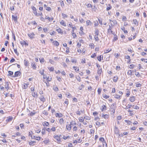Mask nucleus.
Listing matches in <instances>:
<instances>
[{
  "label": "nucleus",
  "mask_w": 147,
  "mask_h": 147,
  "mask_svg": "<svg viewBox=\"0 0 147 147\" xmlns=\"http://www.w3.org/2000/svg\"><path fill=\"white\" fill-rule=\"evenodd\" d=\"M48 68L50 71H53L54 70V68L53 67H49Z\"/></svg>",
  "instance_id": "7c9ffc66"
},
{
  "label": "nucleus",
  "mask_w": 147,
  "mask_h": 147,
  "mask_svg": "<svg viewBox=\"0 0 147 147\" xmlns=\"http://www.w3.org/2000/svg\"><path fill=\"white\" fill-rule=\"evenodd\" d=\"M35 114V113L34 112H31L30 113V115L31 116H33Z\"/></svg>",
  "instance_id": "09e8293b"
},
{
  "label": "nucleus",
  "mask_w": 147,
  "mask_h": 147,
  "mask_svg": "<svg viewBox=\"0 0 147 147\" xmlns=\"http://www.w3.org/2000/svg\"><path fill=\"white\" fill-rule=\"evenodd\" d=\"M84 119L88 120H90V118L89 117L87 116H84Z\"/></svg>",
  "instance_id": "c9c22d12"
},
{
  "label": "nucleus",
  "mask_w": 147,
  "mask_h": 147,
  "mask_svg": "<svg viewBox=\"0 0 147 147\" xmlns=\"http://www.w3.org/2000/svg\"><path fill=\"white\" fill-rule=\"evenodd\" d=\"M51 130L53 131H55L56 130V128L55 127H53L51 129Z\"/></svg>",
  "instance_id": "338daca9"
},
{
  "label": "nucleus",
  "mask_w": 147,
  "mask_h": 147,
  "mask_svg": "<svg viewBox=\"0 0 147 147\" xmlns=\"http://www.w3.org/2000/svg\"><path fill=\"white\" fill-rule=\"evenodd\" d=\"M54 138L56 139L57 142H61L60 139L59 137L57 135L54 136Z\"/></svg>",
  "instance_id": "20e7f679"
},
{
  "label": "nucleus",
  "mask_w": 147,
  "mask_h": 147,
  "mask_svg": "<svg viewBox=\"0 0 147 147\" xmlns=\"http://www.w3.org/2000/svg\"><path fill=\"white\" fill-rule=\"evenodd\" d=\"M55 115L56 117H61L63 116L62 114L61 113H57Z\"/></svg>",
  "instance_id": "dca6fc26"
},
{
  "label": "nucleus",
  "mask_w": 147,
  "mask_h": 147,
  "mask_svg": "<svg viewBox=\"0 0 147 147\" xmlns=\"http://www.w3.org/2000/svg\"><path fill=\"white\" fill-rule=\"evenodd\" d=\"M31 65L33 69H36V66L34 62H32L31 63Z\"/></svg>",
  "instance_id": "2eb2a0df"
},
{
  "label": "nucleus",
  "mask_w": 147,
  "mask_h": 147,
  "mask_svg": "<svg viewBox=\"0 0 147 147\" xmlns=\"http://www.w3.org/2000/svg\"><path fill=\"white\" fill-rule=\"evenodd\" d=\"M31 8L33 10V12L34 13L35 15L36 13H37V12L36 11V9L35 7L34 6H32L31 7Z\"/></svg>",
  "instance_id": "7ed1b4c3"
},
{
  "label": "nucleus",
  "mask_w": 147,
  "mask_h": 147,
  "mask_svg": "<svg viewBox=\"0 0 147 147\" xmlns=\"http://www.w3.org/2000/svg\"><path fill=\"white\" fill-rule=\"evenodd\" d=\"M14 52L17 55H19V53L17 52V50L16 49H14Z\"/></svg>",
  "instance_id": "5fc2aeb1"
},
{
  "label": "nucleus",
  "mask_w": 147,
  "mask_h": 147,
  "mask_svg": "<svg viewBox=\"0 0 147 147\" xmlns=\"http://www.w3.org/2000/svg\"><path fill=\"white\" fill-rule=\"evenodd\" d=\"M135 99V98L134 96H132L129 99V100L130 101L132 102H134Z\"/></svg>",
  "instance_id": "6e6552de"
},
{
  "label": "nucleus",
  "mask_w": 147,
  "mask_h": 147,
  "mask_svg": "<svg viewBox=\"0 0 147 147\" xmlns=\"http://www.w3.org/2000/svg\"><path fill=\"white\" fill-rule=\"evenodd\" d=\"M56 30L59 33H61L62 34L63 33V32L60 28L57 29Z\"/></svg>",
  "instance_id": "a211bd4d"
},
{
  "label": "nucleus",
  "mask_w": 147,
  "mask_h": 147,
  "mask_svg": "<svg viewBox=\"0 0 147 147\" xmlns=\"http://www.w3.org/2000/svg\"><path fill=\"white\" fill-rule=\"evenodd\" d=\"M53 43L54 45H55L56 46H58L59 45V42H58L55 41H53Z\"/></svg>",
  "instance_id": "6ab92c4d"
},
{
  "label": "nucleus",
  "mask_w": 147,
  "mask_h": 147,
  "mask_svg": "<svg viewBox=\"0 0 147 147\" xmlns=\"http://www.w3.org/2000/svg\"><path fill=\"white\" fill-rule=\"evenodd\" d=\"M12 37H13V40L14 41H16V37H15V34H14V33L13 32H12Z\"/></svg>",
  "instance_id": "c03bdc74"
},
{
  "label": "nucleus",
  "mask_w": 147,
  "mask_h": 147,
  "mask_svg": "<svg viewBox=\"0 0 147 147\" xmlns=\"http://www.w3.org/2000/svg\"><path fill=\"white\" fill-rule=\"evenodd\" d=\"M62 15L63 18H65L67 17V15L63 13H62Z\"/></svg>",
  "instance_id": "f704fd0d"
},
{
  "label": "nucleus",
  "mask_w": 147,
  "mask_h": 147,
  "mask_svg": "<svg viewBox=\"0 0 147 147\" xmlns=\"http://www.w3.org/2000/svg\"><path fill=\"white\" fill-rule=\"evenodd\" d=\"M114 132L116 134H118L119 133V130L116 126H115V127Z\"/></svg>",
  "instance_id": "1a4fd4ad"
},
{
  "label": "nucleus",
  "mask_w": 147,
  "mask_h": 147,
  "mask_svg": "<svg viewBox=\"0 0 147 147\" xmlns=\"http://www.w3.org/2000/svg\"><path fill=\"white\" fill-rule=\"evenodd\" d=\"M102 96L105 98L107 99L109 97V96H107L105 94H103Z\"/></svg>",
  "instance_id": "4c0bfd02"
},
{
  "label": "nucleus",
  "mask_w": 147,
  "mask_h": 147,
  "mask_svg": "<svg viewBox=\"0 0 147 147\" xmlns=\"http://www.w3.org/2000/svg\"><path fill=\"white\" fill-rule=\"evenodd\" d=\"M121 96L116 94L115 95L114 97L115 98H117L118 99H120Z\"/></svg>",
  "instance_id": "cd10ccee"
},
{
  "label": "nucleus",
  "mask_w": 147,
  "mask_h": 147,
  "mask_svg": "<svg viewBox=\"0 0 147 147\" xmlns=\"http://www.w3.org/2000/svg\"><path fill=\"white\" fill-rule=\"evenodd\" d=\"M43 125L44 126H48L49 124V123L47 122H45L44 123H43Z\"/></svg>",
  "instance_id": "473e14b6"
},
{
  "label": "nucleus",
  "mask_w": 147,
  "mask_h": 147,
  "mask_svg": "<svg viewBox=\"0 0 147 147\" xmlns=\"http://www.w3.org/2000/svg\"><path fill=\"white\" fill-rule=\"evenodd\" d=\"M121 118V117L120 116H118L117 117V120H120Z\"/></svg>",
  "instance_id": "bf43d9fd"
},
{
  "label": "nucleus",
  "mask_w": 147,
  "mask_h": 147,
  "mask_svg": "<svg viewBox=\"0 0 147 147\" xmlns=\"http://www.w3.org/2000/svg\"><path fill=\"white\" fill-rule=\"evenodd\" d=\"M132 71L131 70H129L127 72V74L129 75H131L132 74Z\"/></svg>",
  "instance_id": "a19ab883"
},
{
  "label": "nucleus",
  "mask_w": 147,
  "mask_h": 147,
  "mask_svg": "<svg viewBox=\"0 0 147 147\" xmlns=\"http://www.w3.org/2000/svg\"><path fill=\"white\" fill-rule=\"evenodd\" d=\"M113 81L115 82H117L118 80V77L117 76H114L113 78Z\"/></svg>",
  "instance_id": "4be33fe9"
},
{
  "label": "nucleus",
  "mask_w": 147,
  "mask_h": 147,
  "mask_svg": "<svg viewBox=\"0 0 147 147\" xmlns=\"http://www.w3.org/2000/svg\"><path fill=\"white\" fill-rule=\"evenodd\" d=\"M24 65L27 66V64L28 63V61L27 60H24Z\"/></svg>",
  "instance_id": "58836bf2"
},
{
  "label": "nucleus",
  "mask_w": 147,
  "mask_h": 147,
  "mask_svg": "<svg viewBox=\"0 0 147 147\" xmlns=\"http://www.w3.org/2000/svg\"><path fill=\"white\" fill-rule=\"evenodd\" d=\"M111 51V49H109L108 50H107L106 51H105V53H107L109 52L110 51Z\"/></svg>",
  "instance_id": "de8ad7c7"
},
{
  "label": "nucleus",
  "mask_w": 147,
  "mask_h": 147,
  "mask_svg": "<svg viewBox=\"0 0 147 147\" xmlns=\"http://www.w3.org/2000/svg\"><path fill=\"white\" fill-rule=\"evenodd\" d=\"M68 147H72L73 145L71 143H69L68 144Z\"/></svg>",
  "instance_id": "13d9d810"
},
{
  "label": "nucleus",
  "mask_w": 147,
  "mask_h": 147,
  "mask_svg": "<svg viewBox=\"0 0 147 147\" xmlns=\"http://www.w3.org/2000/svg\"><path fill=\"white\" fill-rule=\"evenodd\" d=\"M129 67L131 69H133L134 68V65L131 64L129 66Z\"/></svg>",
  "instance_id": "774afa93"
},
{
  "label": "nucleus",
  "mask_w": 147,
  "mask_h": 147,
  "mask_svg": "<svg viewBox=\"0 0 147 147\" xmlns=\"http://www.w3.org/2000/svg\"><path fill=\"white\" fill-rule=\"evenodd\" d=\"M32 96L33 97H35L37 96V93L35 92H34L32 93Z\"/></svg>",
  "instance_id": "ea45409f"
},
{
  "label": "nucleus",
  "mask_w": 147,
  "mask_h": 147,
  "mask_svg": "<svg viewBox=\"0 0 147 147\" xmlns=\"http://www.w3.org/2000/svg\"><path fill=\"white\" fill-rule=\"evenodd\" d=\"M126 19H127L126 18L125 16H123V17L122 18V20H126Z\"/></svg>",
  "instance_id": "680f3d73"
},
{
  "label": "nucleus",
  "mask_w": 147,
  "mask_h": 147,
  "mask_svg": "<svg viewBox=\"0 0 147 147\" xmlns=\"http://www.w3.org/2000/svg\"><path fill=\"white\" fill-rule=\"evenodd\" d=\"M108 115H104L103 117L105 119H108Z\"/></svg>",
  "instance_id": "e2e57ef3"
},
{
  "label": "nucleus",
  "mask_w": 147,
  "mask_h": 147,
  "mask_svg": "<svg viewBox=\"0 0 147 147\" xmlns=\"http://www.w3.org/2000/svg\"><path fill=\"white\" fill-rule=\"evenodd\" d=\"M77 130V128L76 126H74L73 128V131H76Z\"/></svg>",
  "instance_id": "69168bd1"
},
{
  "label": "nucleus",
  "mask_w": 147,
  "mask_h": 147,
  "mask_svg": "<svg viewBox=\"0 0 147 147\" xmlns=\"http://www.w3.org/2000/svg\"><path fill=\"white\" fill-rule=\"evenodd\" d=\"M95 35L94 36V38L95 40L96 41H98L99 39L98 37L99 35V31L98 29H95Z\"/></svg>",
  "instance_id": "f257e3e1"
},
{
  "label": "nucleus",
  "mask_w": 147,
  "mask_h": 147,
  "mask_svg": "<svg viewBox=\"0 0 147 147\" xmlns=\"http://www.w3.org/2000/svg\"><path fill=\"white\" fill-rule=\"evenodd\" d=\"M69 137V136H63V138L64 140L67 139Z\"/></svg>",
  "instance_id": "0e129e2a"
},
{
  "label": "nucleus",
  "mask_w": 147,
  "mask_h": 147,
  "mask_svg": "<svg viewBox=\"0 0 147 147\" xmlns=\"http://www.w3.org/2000/svg\"><path fill=\"white\" fill-rule=\"evenodd\" d=\"M8 73L10 75V76H11L12 75H13V72L12 71H8Z\"/></svg>",
  "instance_id": "6e6d98bb"
},
{
  "label": "nucleus",
  "mask_w": 147,
  "mask_h": 147,
  "mask_svg": "<svg viewBox=\"0 0 147 147\" xmlns=\"http://www.w3.org/2000/svg\"><path fill=\"white\" fill-rule=\"evenodd\" d=\"M20 72L19 71H17L15 72L14 76H13L14 77H17L20 76Z\"/></svg>",
  "instance_id": "423d86ee"
},
{
  "label": "nucleus",
  "mask_w": 147,
  "mask_h": 147,
  "mask_svg": "<svg viewBox=\"0 0 147 147\" xmlns=\"http://www.w3.org/2000/svg\"><path fill=\"white\" fill-rule=\"evenodd\" d=\"M50 140L49 139L44 141L43 142L45 144L47 145L49 142Z\"/></svg>",
  "instance_id": "412c9836"
},
{
  "label": "nucleus",
  "mask_w": 147,
  "mask_h": 147,
  "mask_svg": "<svg viewBox=\"0 0 147 147\" xmlns=\"http://www.w3.org/2000/svg\"><path fill=\"white\" fill-rule=\"evenodd\" d=\"M76 78L78 81L80 82L81 81V79L80 76H78L76 77Z\"/></svg>",
  "instance_id": "37998d69"
},
{
  "label": "nucleus",
  "mask_w": 147,
  "mask_h": 147,
  "mask_svg": "<svg viewBox=\"0 0 147 147\" xmlns=\"http://www.w3.org/2000/svg\"><path fill=\"white\" fill-rule=\"evenodd\" d=\"M106 107L105 105H103L101 108V109L102 111H103L104 110H106Z\"/></svg>",
  "instance_id": "5701e85b"
},
{
  "label": "nucleus",
  "mask_w": 147,
  "mask_h": 147,
  "mask_svg": "<svg viewBox=\"0 0 147 147\" xmlns=\"http://www.w3.org/2000/svg\"><path fill=\"white\" fill-rule=\"evenodd\" d=\"M41 133L42 135H44L45 134V129L44 128H43L42 130Z\"/></svg>",
  "instance_id": "c756f323"
},
{
  "label": "nucleus",
  "mask_w": 147,
  "mask_h": 147,
  "mask_svg": "<svg viewBox=\"0 0 147 147\" xmlns=\"http://www.w3.org/2000/svg\"><path fill=\"white\" fill-rule=\"evenodd\" d=\"M109 6H107V7L106 10L107 11H109L111 8V6L110 5H109Z\"/></svg>",
  "instance_id": "e433bc0d"
},
{
  "label": "nucleus",
  "mask_w": 147,
  "mask_h": 147,
  "mask_svg": "<svg viewBox=\"0 0 147 147\" xmlns=\"http://www.w3.org/2000/svg\"><path fill=\"white\" fill-rule=\"evenodd\" d=\"M113 25L112 24H111V26L109 25V28L108 29L107 32L108 33H109L111 31H112L111 30V29H112V28L111 27V26H112Z\"/></svg>",
  "instance_id": "b1692460"
},
{
  "label": "nucleus",
  "mask_w": 147,
  "mask_h": 147,
  "mask_svg": "<svg viewBox=\"0 0 147 147\" xmlns=\"http://www.w3.org/2000/svg\"><path fill=\"white\" fill-rule=\"evenodd\" d=\"M40 98L41 101L43 102L45 101V99L44 97L43 96H40Z\"/></svg>",
  "instance_id": "aec40b11"
},
{
  "label": "nucleus",
  "mask_w": 147,
  "mask_h": 147,
  "mask_svg": "<svg viewBox=\"0 0 147 147\" xmlns=\"http://www.w3.org/2000/svg\"><path fill=\"white\" fill-rule=\"evenodd\" d=\"M28 35L30 38L32 39L34 38L33 36H34V33H32L30 34H28Z\"/></svg>",
  "instance_id": "f8f14e48"
},
{
  "label": "nucleus",
  "mask_w": 147,
  "mask_h": 147,
  "mask_svg": "<svg viewBox=\"0 0 147 147\" xmlns=\"http://www.w3.org/2000/svg\"><path fill=\"white\" fill-rule=\"evenodd\" d=\"M35 15L37 16H42V12H40V13H36Z\"/></svg>",
  "instance_id": "a18cd8bd"
},
{
  "label": "nucleus",
  "mask_w": 147,
  "mask_h": 147,
  "mask_svg": "<svg viewBox=\"0 0 147 147\" xmlns=\"http://www.w3.org/2000/svg\"><path fill=\"white\" fill-rule=\"evenodd\" d=\"M90 21L89 20H88L86 21V24L87 26H88L90 24Z\"/></svg>",
  "instance_id": "79ce46f5"
},
{
  "label": "nucleus",
  "mask_w": 147,
  "mask_h": 147,
  "mask_svg": "<svg viewBox=\"0 0 147 147\" xmlns=\"http://www.w3.org/2000/svg\"><path fill=\"white\" fill-rule=\"evenodd\" d=\"M79 120L80 122H82L83 121H84V119H83L82 117H81L79 119Z\"/></svg>",
  "instance_id": "8fccbe9b"
},
{
  "label": "nucleus",
  "mask_w": 147,
  "mask_h": 147,
  "mask_svg": "<svg viewBox=\"0 0 147 147\" xmlns=\"http://www.w3.org/2000/svg\"><path fill=\"white\" fill-rule=\"evenodd\" d=\"M28 84H24L23 85V88L24 89H26L28 87Z\"/></svg>",
  "instance_id": "72a5a7b5"
},
{
  "label": "nucleus",
  "mask_w": 147,
  "mask_h": 147,
  "mask_svg": "<svg viewBox=\"0 0 147 147\" xmlns=\"http://www.w3.org/2000/svg\"><path fill=\"white\" fill-rule=\"evenodd\" d=\"M133 23L135 25L136 24L138 25V21L136 19H134L133 20Z\"/></svg>",
  "instance_id": "393cba45"
},
{
  "label": "nucleus",
  "mask_w": 147,
  "mask_h": 147,
  "mask_svg": "<svg viewBox=\"0 0 147 147\" xmlns=\"http://www.w3.org/2000/svg\"><path fill=\"white\" fill-rule=\"evenodd\" d=\"M125 57V59H127L128 60V62L129 63H131L130 62V61H131V59H130V57H129V56L128 55H127V56H126Z\"/></svg>",
  "instance_id": "4468645a"
},
{
  "label": "nucleus",
  "mask_w": 147,
  "mask_h": 147,
  "mask_svg": "<svg viewBox=\"0 0 147 147\" xmlns=\"http://www.w3.org/2000/svg\"><path fill=\"white\" fill-rule=\"evenodd\" d=\"M69 76L71 78H73L74 77V75L72 73H71L69 74Z\"/></svg>",
  "instance_id": "052dcab7"
},
{
  "label": "nucleus",
  "mask_w": 147,
  "mask_h": 147,
  "mask_svg": "<svg viewBox=\"0 0 147 147\" xmlns=\"http://www.w3.org/2000/svg\"><path fill=\"white\" fill-rule=\"evenodd\" d=\"M66 129L67 130L70 131L71 129V125L70 124L69 125H66Z\"/></svg>",
  "instance_id": "ddd939ff"
},
{
  "label": "nucleus",
  "mask_w": 147,
  "mask_h": 147,
  "mask_svg": "<svg viewBox=\"0 0 147 147\" xmlns=\"http://www.w3.org/2000/svg\"><path fill=\"white\" fill-rule=\"evenodd\" d=\"M10 9L11 11H13L14 10V6H13L10 7Z\"/></svg>",
  "instance_id": "3c124183"
},
{
  "label": "nucleus",
  "mask_w": 147,
  "mask_h": 147,
  "mask_svg": "<svg viewBox=\"0 0 147 147\" xmlns=\"http://www.w3.org/2000/svg\"><path fill=\"white\" fill-rule=\"evenodd\" d=\"M73 68H74L76 72L79 71V69L78 67H77L75 66L73 67Z\"/></svg>",
  "instance_id": "2f4dec72"
},
{
  "label": "nucleus",
  "mask_w": 147,
  "mask_h": 147,
  "mask_svg": "<svg viewBox=\"0 0 147 147\" xmlns=\"http://www.w3.org/2000/svg\"><path fill=\"white\" fill-rule=\"evenodd\" d=\"M99 140L102 142L103 146H104V143L105 144V147H107V144L106 143V142L105 141L104 139L103 138H99Z\"/></svg>",
  "instance_id": "f03ea898"
},
{
  "label": "nucleus",
  "mask_w": 147,
  "mask_h": 147,
  "mask_svg": "<svg viewBox=\"0 0 147 147\" xmlns=\"http://www.w3.org/2000/svg\"><path fill=\"white\" fill-rule=\"evenodd\" d=\"M135 75L138 77H139L140 76V75L139 72H136L135 74Z\"/></svg>",
  "instance_id": "864d4df0"
},
{
  "label": "nucleus",
  "mask_w": 147,
  "mask_h": 147,
  "mask_svg": "<svg viewBox=\"0 0 147 147\" xmlns=\"http://www.w3.org/2000/svg\"><path fill=\"white\" fill-rule=\"evenodd\" d=\"M70 124L72 125H75L76 124V123L75 121L74 120H72L71 121Z\"/></svg>",
  "instance_id": "c85d7f7f"
},
{
  "label": "nucleus",
  "mask_w": 147,
  "mask_h": 147,
  "mask_svg": "<svg viewBox=\"0 0 147 147\" xmlns=\"http://www.w3.org/2000/svg\"><path fill=\"white\" fill-rule=\"evenodd\" d=\"M39 73L41 75H43L44 74V70L42 69V71H40Z\"/></svg>",
  "instance_id": "4d7b16f0"
},
{
  "label": "nucleus",
  "mask_w": 147,
  "mask_h": 147,
  "mask_svg": "<svg viewBox=\"0 0 147 147\" xmlns=\"http://www.w3.org/2000/svg\"><path fill=\"white\" fill-rule=\"evenodd\" d=\"M116 104H113L111 106V109H113L115 110L116 109Z\"/></svg>",
  "instance_id": "9b49d317"
},
{
  "label": "nucleus",
  "mask_w": 147,
  "mask_h": 147,
  "mask_svg": "<svg viewBox=\"0 0 147 147\" xmlns=\"http://www.w3.org/2000/svg\"><path fill=\"white\" fill-rule=\"evenodd\" d=\"M9 83L8 82H6V84L5 85V88L7 90H8L9 88Z\"/></svg>",
  "instance_id": "9d476101"
},
{
  "label": "nucleus",
  "mask_w": 147,
  "mask_h": 147,
  "mask_svg": "<svg viewBox=\"0 0 147 147\" xmlns=\"http://www.w3.org/2000/svg\"><path fill=\"white\" fill-rule=\"evenodd\" d=\"M60 22V24L63 26H66V23L63 20H61Z\"/></svg>",
  "instance_id": "f3484780"
},
{
  "label": "nucleus",
  "mask_w": 147,
  "mask_h": 147,
  "mask_svg": "<svg viewBox=\"0 0 147 147\" xmlns=\"http://www.w3.org/2000/svg\"><path fill=\"white\" fill-rule=\"evenodd\" d=\"M102 72V69L101 68L98 67L97 71L98 74L99 76L101 74Z\"/></svg>",
  "instance_id": "39448f33"
},
{
  "label": "nucleus",
  "mask_w": 147,
  "mask_h": 147,
  "mask_svg": "<svg viewBox=\"0 0 147 147\" xmlns=\"http://www.w3.org/2000/svg\"><path fill=\"white\" fill-rule=\"evenodd\" d=\"M101 55H100L97 57V59L99 61H101Z\"/></svg>",
  "instance_id": "603ef678"
},
{
  "label": "nucleus",
  "mask_w": 147,
  "mask_h": 147,
  "mask_svg": "<svg viewBox=\"0 0 147 147\" xmlns=\"http://www.w3.org/2000/svg\"><path fill=\"white\" fill-rule=\"evenodd\" d=\"M12 18L14 19L15 21H17V17L16 16L13 15L12 16Z\"/></svg>",
  "instance_id": "bb28decb"
},
{
  "label": "nucleus",
  "mask_w": 147,
  "mask_h": 147,
  "mask_svg": "<svg viewBox=\"0 0 147 147\" xmlns=\"http://www.w3.org/2000/svg\"><path fill=\"white\" fill-rule=\"evenodd\" d=\"M13 117L11 116H9L6 120V121L7 122L11 121Z\"/></svg>",
  "instance_id": "0eeeda50"
},
{
  "label": "nucleus",
  "mask_w": 147,
  "mask_h": 147,
  "mask_svg": "<svg viewBox=\"0 0 147 147\" xmlns=\"http://www.w3.org/2000/svg\"><path fill=\"white\" fill-rule=\"evenodd\" d=\"M141 86V84L138 83H136V86L137 87H140Z\"/></svg>",
  "instance_id": "49530a36"
},
{
  "label": "nucleus",
  "mask_w": 147,
  "mask_h": 147,
  "mask_svg": "<svg viewBox=\"0 0 147 147\" xmlns=\"http://www.w3.org/2000/svg\"><path fill=\"white\" fill-rule=\"evenodd\" d=\"M59 122L62 125L64 123V120L63 118L60 119H59Z\"/></svg>",
  "instance_id": "a878e982"
}]
</instances>
